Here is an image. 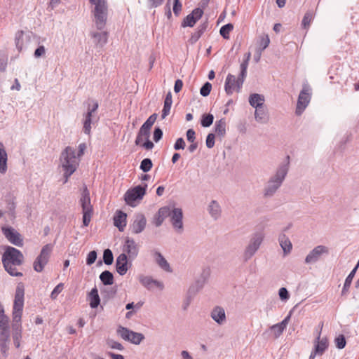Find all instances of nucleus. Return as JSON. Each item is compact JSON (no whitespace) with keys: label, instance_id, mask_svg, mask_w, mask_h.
Returning a JSON list of instances; mask_svg holds the SVG:
<instances>
[{"label":"nucleus","instance_id":"nucleus-1","mask_svg":"<svg viewBox=\"0 0 359 359\" xmlns=\"http://www.w3.org/2000/svg\"><path fill=\"white\" fill-rule=\"evenodd\" d=\"M25 285L22 283L17 285L13 308L12 337L15 346H20L22 338L21 318L24 306Z\"/></svg>","mask_w":359,"mask_h":359},{"label":"nucleus","instance_id":"nucleus-2","mask_svg":"<svg viewBox=\"0 0 359 359\" xmlns=\"http://www.w3.org/2000/svg\"><path fill=\"white\" fill-rule=\"evenodd\" d=\"M24 260L22 253L18 249L8 246L3 255L2 262L5 270L12 276H22L21 272L16 271V266H20Z\"/></svg>","mask_w":359,"mask_h":359},{"label":"nucleus","instance_id":"nucleus-3","mask_svg":"<svg viewBox=\"0 0 359 359\" xmlns=\"http://www.w3.org/2000/svg\"><path fill=\"white\" fill-rule=\"evenodd\" d=\"M60 161L64 170V183H66L79 165V160L75 156V149L72 147H67L61 153Z\"/></svg>","mask_w":359,"mask_h":359},{"label":"nucleus","instance_id":"nucleus-4","mask_svg":"<svg viewBox=\"0 0 359 359\" xmlns=\"http://www.w3.org/2000/svg\"><path fill=\"white\" fill-rule=\"evenodd\" d=\"M287 171V164L279 166L276 174L269 180L264 187V195L265 197H271L275 194L285 180Z\"/></svg>","mask_w":359,"mask_h":359},{"label":"nucleus","instance_id":"nucleus-5","mask_svg":"<svg viewBox=\"0 0 359 359\" xmlns=\"http://www.w3.org/2000/svg\"><path fill=\"white\" fill-rule=\"evenodd\" d=\"M95 5L93 15L95 17V22L97 29L102 30L107 22L108 8L106 0H94L90 1Z\"/></svg>","mask_w":359,"mask_h":359},{"label":"nucleus","instance_id":"nucleus-6","mask_svg":"<svg viewBox=\"0 0 359 359\" xmlns=\"http://www.w3.org/2000/svg\"><path fill=\"white\" fill-rule=\"evenodd\" d=\"M79 203L82 208L83 225L88 226L91 221L93 208L90 203V193L86 187L83 189Z\"/></svg>","mask_w":359,"mask_h":359},{"label":"nucleus","instance_id":"nucleus-7","mask_svg":"<svg viewBox=\"0 0 359 359\" xmlns=\"http://www.w3.org/2000/svg\"><path fill=\"white\" fill-rule=\"evenodd\" d=\"M247 73L242 76V71L241 70L238 77L236 79L233 74H229L226 78L224 90L227 95H231L233 91L239 92L244 81L246 78Z\"/></svg>","mask_w":359,"mask_h":359},{"label":"nucleus","instance_id":"nucleus-8","mask_svg":"<svg viewBox=\"0 0 359 359\" xmlns=\"http://www.w3.org/2000/svg\"><path fill=\"white\" fill-rule=\"evenodd\" d=\"M52 250L53 246L50 244H46L42 248L40 254L33 263L34 271L41 272L43 270L44 266L49 261Z\"/></svg>","mask_w":359,"mask_h":359},{"label":"nucleus","instance_id":"nucleus-9","mask_svg":"<svg viewBox=\"0 0 359 359\" xmlns=\"http://www.w3.org/2000/svg\"><path fill=\"white\" fill-rule=\"evenodd\" d=\"M147 187V184H144V187L138 185L132 189H128L124 195V199L126 203L130 206H135V201L137 200L142 199L144 196L146 194Z\"/></svg>","mask_w":359,"mask_h":359},{"label":"nucleus","instance_id":"nucleus-10","mask_svg":"<svg viewBox=\"0 0 359 359\" xmlns=\"http://www.w3.org/2000/svg\"><path fill=\"white\" fill-rule=\"evenodd\" d=\"M311 88L308 84H304L298 97L295 113L301 115L310 102Z\"/></svg>","mask_w":359,"mask_h":359},{"label":"nucleus","instance_id":"nucleus-11","mask_svg":"<svg viewBox=\"0 0 359 359\" xmlns=\"http://www.w3.org/2000/svg\"><path fill=\"white\" fill-rule=\"evenodd\" d=\"M263 239L264 234L262 233L258 232L252 235L243 253V257L245 261L250 259L255 254L259 248Z\"/></svg>","mask_w":359,"mask_h":359},{"label":"nucleus","instance_id":"nucleus-12","mask_svg":"<svg viewBox=\"0 0 359 359\" xmlns=\"http://www.w3.org/2000/svg\"><path fill=\"white\" fill-rule=\"evenodd\" d=\"M117 333L123 339L135 345H139L144 339L143 334L135 332L122 326L118 327Z\"/></svg>","mask_w":359,"mask_h":359},{"label":"nucleus","instance_id":"nucleus-13","mask_svg":"<svg viewBox=\"0 0 359 359\" xmlns=\"http://www.w3.org/2000/svg\"><path fill=\"white\" fill-rule=\"evenodd\" d=\"M150 128L142 126L137 135L135 141V144L140 145L147 150L152 149L154 147V144L149 140L150 136Z\"/></svg>","mask_w":359,"mask_h":359},{"label":"nucleus","instance_id":"nucleus-14","mask_svg":"<svg viewBox=\"0 0 359 359\" xmlns=\"http://www.w3.org/2000/svg\"><path fill=\"white\" fill-rule=\"evenodd\" d=\"M99 104L97 101L92 100V104H88L87 111L83 114V132L89 135L91 132V123L93 114L97 111Z\"/></svg>","mask_w":359,"mask_h":359},{"label":"nucleus","instance_id":"nucleus-15","mask_svg":"<svg viewBox=\"0 0 359 359\" xmlns=\"http://www.w3.org/2000/svg\"><path fill=\"white\" fill-rule=\"evenodd\" d=\"M329 253V249L325 245H318L314 248L306 257L305 263L312 264L316 262L321 255H327Z\"/></svg>","mask_w":359,"mask_h":359},{"label":"nucleus","instance_id":"nucleus-16","mask_svg":"<svg viewBox=\"0 0 359 359\" xmlns=\"http://www.w3.org/2000/svg\"><path fill=\"white\" fill-rule=\"evenodd\" d=\"M170 222L173 228L179 233L183 231V213L181 208H173L170 215Z\"/></svg>","mask_w":359,"mask_h":359},{"label":"nucleus","instance_id":"nucleus-17","mask_svg":"<svg viewBox=\"0 0 359 359\" xmlns=\"http://www.w3.org/2000/svg\"><path fill=\"white\" fill-rule=\"evenodd\" d=\"M123 250L130 259H134L138 255L139 248L134 239L127 237L125 240Z\"/></svg>","mask_w":359,"mask_h":359},{"label":"nucleus","instance_id":"nucleus-18","mask_svg":"<svg viewBox=\"0 0 359 359\" xmlns=\"http://www.w3.org/2000/svg\"><path fill=\"white\" fill-rule=\"evenodd\" d=\"M5 237L13 245L21 247L23 245L20 234L12 227H3Z\"/></svg>","mask_w":359,"mask_h":359},{"label":"nucleus","instance_id":"nucleus-19","mask_svg":"<svg viewBox=\"0 0 359 359\" xmlns=\"http://www.w3.org/2000/svg\"><path fill=\"white\" fill-rule=\"evenodd\" d=\"M147 224L146 217L143 214L139 213L135 216L133 222L130 225V230L133 234L141 233Z\"/></svg>","mask_w":359,"mask_h":359},{"label":"nucleus","instance_id":"nucleus-20","mask_svg":"<svg viewBox=\"0 0 359 359\" xmlns=\"http://www.w3.org/2000/svg\"><path fill=\"white\" fill-rule=\"evenodd\" d=\"M203 14V11L200 8H196L193 10V11L189 14L182 22V26L183 27H192L194 26L196 22L201 19Z\"/></svg>","mask_w":359,"mask_h":359},{"label":"nucleus","instance_id":"nucleus-21","mask_svg":"<svg viewBox=\"0 0 359 359\" xmlns=\"http://www.w3.org/2000/svg\"><path fill=\"white\" fill-rule=\"evenodd\" d=\"M116 271L121 276L125 275L128 269V257L126 253H121L116 261Z\"/></svg>","mask_w":359,"mask_h":359},{"label":"nucleus","instance_id":"nucleus-22","mask_svg":"<svg viewBox=\"0 0 359 359\" xmlns=\"http://www.w3.org/2000/svg\"><path fill=\"white\" fill-rule=\"evenodd\" d=\"M151 252L156 263L158 265V266L161 269L169 273H171L172 271L170 266V264L168 262V261L165 259V257L162 255L161 252L156 250H153Z\"/></svg>","mask_w":359,"mask_h":359},{"label":"nucleus","instance_id":"nucleus-23","mask_svg":"<svg viewBox=\"0 0 359 359\" xmlns=\"http://www.w3.org/2000/svg\"><path fill=\"white\" fill-rule=\"evenodd\" d=\"M139 280L143 286H144L149 290L153 288L154 287H156L160 289L163 288V283L158 281L156 280H154L150 276H141L139 278Z\"/></svg>","mask_w":359,"mask_h":359},{"label":"nucleus","instance_id":"nucleus-24","mask_svg":"<svg viewBox=\"0 0 359 359\" xmlns=\"http://www.w3.org/2000/svg\"><path fill=\"white\" fill-rule=\"evenodd\" d=\"M127 215L121 210H117L114 216V224L120 231H123L126 226Z\"/></svg>","mask_w":359,"mask_h":359},{"label":"nucleus","instance_id":"nucleus-25","mask_svg":"<svg viewBox=\"0 0 359 359\" xmlns=\"http://www.w3.org/2000/svg\"><path fill=\"white\" fill-rule=\"evenodd\" d=\"M211 317L218 324H223L226 320L224 309L220 306L215 307L211 312Z\"/></svg>","mask_w":359,"mask_h":359},{"label":"nucleus","instance_id":"nucleus-26","mask_svg":"<svg viewBox=\"0 0 359 359\" xmlns=\"http://www.w3.org/2000/svg\"><path fill=\"white\" fill-rule=\"evenodd\" d=\"M90 36L95 39L96 46L102 47L107 43L108 32L106 31L102 32H93L90 33Z\"/></svg>","mask_w":359,"mask_h":359},{"label":"nucleus","instance_id":"nucleus-27","mask_svg":"<svg viewBox=\"0 0 359 359\" xmlns=\"http://www.w3.org/2000/svg\"><path fill=\"white\" fill-rule=\"evenodd\" d=\"M255 118L259 123H265L269 120L267 109L265 106L255 108Z\"/></svg>","mask_w":359,"mask_h":359},{"label":"nucleus","instance_id":"nucleus-28","mask_svg":"<svg viewBox=\"0 0 359 359\" xmlns=\"http://www.w3.org/2000/svg\"><path fill=\"white\" fill-rule=\"evenodd\" d=\"M321 332H318L316 337V344H315L314 351H316L318 355H322L328 347V341L326 338L320 339Z\"/></svg>","mask_w":359,"mask_h":359},{"label":"nucleus","instance_id":"nucleus-29","mask_svg":"<svg viewBox=\"0 0 359 359\" xmlns=\"http://www.w3.org/2000/svg\"><path fill=\"white\" fill-rule=\"evenodd\" d=\"M10 334H0V351L4 358L8 356L9 349Z\"/></svg>","mask_w":359,"mask_h":359},{"label":"nucleus","instance_id":"nucleus-30","mask_svg":"<svg viewBox=\"0 0 359 359\" xmlns=\"http://www.w3.org/2000/svg\"><path fill=\"white\" fill-rule=\"evenodd\" d=\"M88 299L89 300L90 306L92 309H95L98 306L100 303V299L96 287H93L88 293Z\"/></svg>","mask_w":359,"mask_h":359},{"label":"nucleus","instance_id":"nucleus-31","mask_svg":"<svg viewBox=\"0 0 359 359\" xmlns=\"http://www.w3.org/2000/svg\"><path fill=\"white\" fill-rule=\"evenodd\" d=\"M7 153L2 142H0V172L4 174L7 170Z\"/></svg>","mask_w":359,"mask_h":359},{"label":"nucleus","instance_id":"nucleus-32","mask_svg":"<svg viewBox=\"0 0 359 359\" xmlns=\"http://www.w3.org/2000/svg\"><path fill=\"white\" fill-rule=\"evenodd\" d=\"M359 266V260L356 266L354 267V269L351 271V273L348 274V276L346 277L342 291H341V295H346L347 292H348V290L350 288V286L351 285L353 278L356 273V271Z\"/></svg>","mask_w":359,"mask_h":359},{"label":"nucleus","instance_id":"nucleus-33","mask_svg":"<svg viewBox=\"0 0 359 359\" xmlns=\"http://www.w3.org/2000/svg\"><path fill=\"white\" fill-rule=\"evenodd\" d=\"M249 102L255 108L264 106V96L258 93L251 94L249 97Z\"/></svg>","mask_w":359,"mask_h":359},{"label":"nucleus","instance_id":"nucleus-34","mask_svg":"<svg viewBox=\"0 0 359 359\" xmlns=\"http://www.w3.org/2000/svg\"><path fill=\"white\" fill-rule=\"evenodd\" d=\"M280 245L285 254L290 252L292 245L290 239L285 233H280L278 237Z\"/></svg>","mask_w":359,"mask_h":359},{"label":"nucleus","instance_id":"nucleus-35","mask_svg":"<svg viewBox=\"0 0 359 359\" xmlns=\"http://www.w3.org/2000/svg\"><path fill=\"white\" fill-rule=\"evenodd\" d=\"M172 104V94L170 92H168L165 96L164 100V105L162 110L161 118L164 119L170 111L171 106Z\"/></svg>","mask_w":359,"mask_h":359},{"label":"nucleus","instance_id":"nucleus-36","mask_svg":"<svg viewBox=\"0 0 359 359\" xmlns=\"http://www.w3.org/2000/svg\"><path fill=\"white\" fill-rule=\"evenodd\" d=\"M209 213L214 219H217L221 214V208L216 201H212L209 205Z\"/></svg>","mask_w":359,"mask_h":359},{"label":"nucleus","instance_id":"nucleus-37","mask_svg":"<svg viewBox=\"0 0 359 359\" xmlns=\"http://www.w3.org/2000/svg\"><path fill=\"white\" fill-rule=\"evenodd\" d=\"M226 121L224 118L216 121L215 126V130L217 135L224 137L226 134Z\"/></svg>","mask_w":359,"mask_h":359},{"label":"nucleus","instance_id":"nucleus-38","mask_svg":"<svg viewBox=\"0 0 359 359\" xmlns=\"http://www.w3.org/2000/svg\"><path fill=\"white\" fill-rule=\"evenodd\" d=\"M100 279L105 285H110L114 283V276L111 272L104 271L100 275Z\"/></svg>","mask_w":359,"mask_h":359},{"label":"nucleus","instance_id":"nucleus-39","mask_svg":"<svg viewBox=\"0 0 359 359\" xmlns=\"http://www.w3.org/2000/svg\"><path fill=\"white\" fill-rule=\"evenodd\" d=\"M206 27L207 26L205 24L201 25L198 27L197 30L194 33H193L192 35L191 36V37L189 39V42L191 43H195L200 39L201 35L203 34L204 31L206 29Z\"/></svg>","mask_w":359,"mask_h":359},{"label":"nucleus","instance_id":"nucleus-40","mask_svg":"<svg viewBox=\"0 0 359 359\" xmlns=\"http://www.w3.org/2000/svg\"><path fill=\"white\" fill-rule=\"evenodd\" d=\"M24 32L20 30L18 31L15 34V43L16 48L19 52H21L23 49L24 46V40H23Z\"/></svg>","mask_w":359,"mask_h":359},{"label":"nucleus","instance_id":"nucleus-41","mask_svg":"<svg viewBox=\"0 0 359 359\" xmlns=\"http://www.w3.org/2000/svg\"><path fill=\"white\" fill-rule=\"evenodd\" d=\"M9 319L8 316L0 317V334H10Z\"/></svg>","mask_w":359,"mask_h":359},{"label":"nucleus","instance_id":"nucleus-42","mask_svg":"<svg viewBox=\"0 0 359 359\" xmlns=\"http://www.w3.org/2000/svg\"><path fill=\"white\" fill-rule=\"evenodd\" d=\"M233 25L231 23L222 26L220 29V34L225 39H229V33L233 30Z\"/></svg>","mask_w":359,"mask_h":359},{"label":"nucleus","instance_id":"nucleus-43","mask_svg":"<svg viewBox=\"0 0 359 359\" xmlns=\"http://www.w3.org/2000/svg\"><path fill=\"white\" fill-rule=\"evenodd\" d=\"M313 13L311 11L306 12L305 13V15L302 19V25L303 28L307 29L309 27L310 24L313 20Z\"/></svg>","mask_w":359,"mask_h":359},{"label":"nucleus","instance_id":"nucleus-44","mask_svg":"<svg viewBox=\"0 0 359 359\" xmlns=\"http://www.w3.org/2000/svg\"><path fill=\"white\" fill-rule=\"evenodd\" d=\"M8 55L4 52L0 53V72H4L6 70L8 65Z\"/></svg>","mask_w":359,"mask_h":359},{"label":"nucleus","instance_id":"nucleus-45","mask_svg":"<svg viewBox=\"0 0 359 359\" xmlns=\"http://www.w3.org/2000/svg\"><path fill=\"white\" fill-rule=\"evenodd\" d=\"M213 120H214V116L212 114H203L202 116L201 123L203 127L207 128V127L210 126L212 124Z\"/></svg>","mask_w":359,"mask_h":359},{"label":"nucleus","instance_id":"nucleus-46","mask_svg":"<svg viewBox=\"0 0 359 359\" xmlns=\"http://www.w3.org/2000/svg\"><path fill=\"white\" fill-rule=\"evenodd\" d=\"M250 57H251V53L250 52L246 53L244 55V60L240 66L241 70L242 71V76H243L245 73H247V69L248 67V63L250 60Z\"/></svg>","mask_w":359,"mask_h":359},{"label":"nucleus","instance_id":"nucleus-47","mask_svg":"<svg viewBox=\"0 0 359 359\" xmlns=\"http://www.w3.org/2000/svg\"><path fill=\"white\" fill-rule=\"evenodd\" d=\"M103 261L105 264L110 265L113 263L114 257L111 250L106 249L103 253Z\"/></svg>","mask_w":359,"mask_h":359},{"label":"nucleus","instance_id":"nucleus-48","mask_svg":"<svg viewBox=\"0 0 359 359\" xmlns=\"http://www.w3.org/2000/svg\"><path fill=\"white\" fill-rule=\"evenodd\" d=\"M153 166L152 161L150 158H144L140 164V169L144 172H149Z\"/></svg>","mask_w":359,"mask_h":359},{"label":"nucleus","instance_id":"nucleus-49","mask_svg":"<svg viewBox=\"0 0 359 359\" xmlns=\"http://www.w3.org/2000/svg\"><path fill=\"white\" fill-rule=\"evenodd\" d=\"M270 330L273 332L276 338L279 337L285 330V329L282 327L279 323L271 326Z\"/></svg>","mask_w":359,"mask_h":359},{"label":"nucleus","instance_id":"nucleus-50","mask_svg":"<svg viewBox=\"0 0 359 359\" xmlns=\"http://www.w3.org/2000/svg\"><path fill=\"white\" fill-rule=\"evenodd\" d=\"M270 43V39L268 35H263L260 37L258 48H261L262 50L266 48Z\"/></svg>","mask_w":359,"mask_h":359},{"label":"nucleus","instance_id":"nucleus-51","mask_svg":"<svg viewBox=\"0 0 359 359\" xmlns=\"http://www.w3.org/2000/svg\"><path fill=\"white\" fill-rule=\"evenodd\" d=\"M212 89V85L209 82H206L201 88L200 93L202 96L206 97L208 96Z\"/></svg>","mask_w":359,"mask_h":359},{"label":"nucleus","instance_id":"nucleus-52","mask_svg":"<svg viewBox=\"0 0 359 359\" xmlns=\"http://www.w3.org/2000/svg\"><path fill=\"white\" fill-rule=\"evenodd\" d=\"M63 288V283H59L52 291L50 298L53 300L55 299L57 297V295L62 291Z\"/></svg>","mask_w":359,"mask_h":359},{"label":"nucleus","instance_id":"nucleus-53","mask_svg":"<svg viewBox=\"0 0 359 359\" xmlns=\"http://www.w3.org/2000/svg\"><path fill=\"white\" fill-rule=\"evenodd\" d=\"M156 118L157 114H153L147 118V120L143 123L142 126L151 129Z\"/></svg>","mask_w":359,"mask_h":359},{"label":"nucleus","instance_id":"nucleus-54","mask_svg":"<svg viewBox=\"0 0 359 359\" xmlns=\"http://www.w3.org/2000/svg\"><path fill=\"white\" fill-rule=\"evenodd\" d=\"M171 211L172 210H170V208L169 207L165 206L161 208L157 213L160 215V217H162L164 219H165L167 217H170Z\"/></svg>","mask_w":359,"mask_h":359},{"label":"nucleus","instance_id":"nucleus-55","mask_svg":"<svg viewBox=\"0 0 359 359\" xmlns=\"http://www.w3.org/2000/svg\"><path fill=\"white\" fill-rule=\"evenodd\" d=\"M335 344L338 348L341 349L346 346V339L344 335H339L335 339Z\"/></svg>","mask_w":359,"mask_h":359},{"label":"nucleus","instance_id":"nucleus-56","mask_svg":"<svg viewBox=\"0 0 359 359\" xmlns=\"http://www.w3.org/2000/svg\"><path fill=\"white\" fill-rule=\"evenodd\" d=\"M97 259V252L95 250L90 251L86 259V264L88 265L93 264Z\"/></svg>","mask_w":359,"mask_h":359},{"label":"nucleus","instance_id":"nucleus-57","mask_svg":"<svg viewBox=\"0 0 359 359\" xmlns=\"http://www.w3.org/2000/svg\"><path fill=\"white\" fill-rule=\"evenodd\" d=\"M278 294H279L280 299L283 301H286L290 297L289 292L285 287H281L279 290Z\"/></svg>","mask_w":359,"mask_h":359},{"label":"nucleus","instance_id":"nucleus-58","mask_svg":"<svg viewBox=\"0 0 359 359\" xmlns=\"http://www.w3.org/2000/svg\"><path fill=\"white\" fill-rule=\"evenodd\" d=\"M215 135L210 133L206 137V146L208 148L211 149L215 145Z\"/></svg>","mask_w":359,"mask_h":359},{"label":"nucleus","instance_id":"nucleus-59","mask_svg":"<svg viewBox=\"0 0 359 359\" xmlns=\"http://www.w3.org/2000/svg\"><path fill=\"white\" fill-rule=\"evenodd\" d=\"M185 145H186L185 142L183 140V138L180 137L176 140V142L174 144V149L175 150L184 149L185 147Z\"/></svg>","mask_w":359,"mask_h":359},{"label":"nucleus","instance_id":"nucleus-60","mask_svg":"<svg viewBox=\"0 0 359 359\" xmlns=\"http://www.w3.org/2000/svg\"><path fill=\"white\" fill-rule=\"evenodd\" d=\"M46 54V49L43 46H39L34 51V55L36 58L43 56Z\"/></svg>","mask_w":359,"mask_h":359},{"label":"nucleus","instance_id":"nucleus-61","mask_svg":"<svg viewBox=\"0 0 359 359\" xmlns=\"http://www.w3.org/2000/svg\"><path fill=\"white\" fill-rule=\"evenodd\" d=\"M108 345L110 348L119 351H122L124 348L123 346L121 343L112 340L108 342Z\"/></svg>","mask_w":359,"mask_h":359},{"label":"nucleus","instance_id":"nucleus-62","mask_svg":"<svg viewBox=\"0 0 359 359\" xmlns=\"http://www.w3.org/2000/svg\"><path fill=\"white\" fill-rule=\"evenodd\" d=\"M162 136H163L162 130L159 128H156L154 131V136H153L154 140L156 142H158L162 138Z\"/></svg>","mask_w":359,"mask_h":359},{"label":"nucleus","instance_id":"nucleus-63","mask_svg":"<svg viewBox=\"0 0 359 359\" xmlns=\"http://www.w3.org/2000/svg\"><path fill=\"white\" fill-rule=\"evenodd\" d=\"M182 4L180 0H174L173 12L175 15H178L182 11Z\"/></svg>","mask_w":359,"mask_h":359},{"label":"nucleus","instance_id":"nucleus-64","mask_svg":"<svg viewBox=\"0 0 359 359\" xmlns=\"http://www.w3.org/2000/svg\"><path fill=\"white\" fill-rule=\"evenodd\" d=\"M187 140L191 143H193L194 142H195L196 133L193 129H189L187 131Z\"/></svg>","mask_w":359,"mask_h":359}]
</instances>
